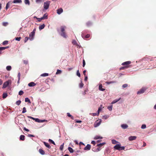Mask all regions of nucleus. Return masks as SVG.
Segmentation results:
<instances>
[{
  "label": "nucleus",
  "instance_id": "nucleus-51",
  "mask_svg": "<svg viewBox=\"0 0 156 156\" xmlns=\"http://www.w3.org/2000/svg\"><path fill=\"white\" fill-rule=\"evenodd\" d=\"M29 37H26L25 38L24 42H26L29 39Z\"/></svg>",
  "mask_w": 156,
  "mask_h": 156
},
{
  "label": "nucleus",
  "instance_id": "nucleus-18",
  "mask_svg": "<svg viewBox=\"0 0 156 156\" xmlns=\"http://www.w3.org/2000/svg\"><path fill=\"white\" fill-rule=\"evenodd\" d=\"M44 27H45V25H44V24H43L39 26V29L40 30H41L43 29H44Z\"/></svg>",
  "mask_w": 156,
  "mask_h": 156
},
{
  "label": "nucleus",
  "instance_id": "nucleus-27",
  "mask_svg": "<svg viewBox=\"0 0 156 156\" xmlns=\"http://www.w3.org/2000/svg\"><path fill=\"white\" fill-rule=\"evenodd\" d=\"M86 25L88 27H90L92 25V23L90 21H88L86 23Z\"/></svg>",
  "mask_w": 156,
  "mask_h": 156
},
{
  "label": "nucleus",
  "instance_id": "nucleus-5",
  "mask_svg": "<svg viewBox=\"0 0 156 156\" xmlns=\"http://www.w3.org/2000/svg\"><path fill=\"white\" fill-rule=\"evenodd\" d=\"M50 4V2H46L44 3V7L45 9H47L48 8Z\"/></svg>",
  "mask_w": 156,
  "mask_h": 156
},
{
  "label": "nucleus",
  "instance_id": "nucleus-17",
  "mask_svg": "<svg viewBox=\"0 0 156 156\" xmlns=\"http://www.w3.org/2000/svg\"><path fill=\"white\" fill-rule=\"evenodd\" d=\"M39 153L42 155H44L45 154V152L44 151L41 149H39Z\"/></svg>",
  "mask_w": 156,
  "mask_h": 156
},
{
  "label": "nucleus",
  "instance_id": "nucleus-50",
  "mask_svg": "<svg viewBox=\"0 0 156 156\" xmlns=\"http://www.w3.org/2000/svg\"><path fill=\"white\" fill-rule=\"evenodd\" d=\"M37 19L38 20V21L39 22H40L41 20H44L42 17L41 18H37Z\"/></svg>",
  "mask_w": 156,
  "mask_h": 156
},
{
  "label": "nucleus",
  "instance_id": "nucleus-60",
  "mask_svg": "<svg viewBox=\"0 0 156 156\" xmlns=\"http://www.w3.org/2000/svg\"><path fill=\"white\" fill-rule=\"evenodd\" d=\"M90 34H87V35H86L85 37L86 38H88L90 37Z\"/></svg>",
  "mask_w": 156,
  "mask_h": 156
},
{
  "label": "nucleus",
  "instance_id": "nucleus-30",
  "mask_svg": "<svg viewBox=\"0 0 156 156\" xmlns=\"http://www.w3.org/2000/svg\"><path fill=\"white\" fill-rule=\"evenodd\" d=\"M25 101L26 102H28L29 103H30V100L28 98H25Z\"/></svg>",
  "mask_w": 156,
  "mask_h": 156
},
{
  "label": "nucleus",
  "instance_id": "nucleus-41",
  "mask_svg": "<svg viewBox=\"0 0 156 156\" xmlns=\"http://www.w3.org/2000/svg\"><path fill=\"white\" fill-rule=\"evenodd\" d=\"M27 112L26 109L25 107H23L22 113H25Z\"/></svg>",
  "mask_w": 156,
  "mask_h": 156
},
{
  "label": "nucleus",
  "instance_id": "nucleus-43",
  "mask_svg": "<svg viewBox=\"0 0 156 156\" xmlns=\"http://www.w3.org/2000/svg\"><path fill=\"white\" fill-rule=\"evenodd\" d=\"M9 2H8L6 6L5 7V9H7L9 7Z\"/></svg>",
  "mask_w": 156,
  "mask_h": 156
},
{
  "label": "nucleus",
  "instance_id": "nucleus-44",
  "mask_svg": "<svg viewBox=\"0 0 156 156\" xmlns=\"http://www.w3.org/2000/svg\"><path fill=\"white\" fill-rule=\"evenodd\" d=\"M146 126L145 124H143L142 125L141 128L142 129H144L146 128Z\"/></svg>",
  "mask_w": 156,
  "mask_h": 156
},
{
  "label": "nucleus",
  "instance_id": "nucleus-16",
  "mask_svg": "<svg viewBox=\"0 0 156 156\" xmlns=\"http://www.w3.org/2000/svg\"><path fill=\"white\" fill-rule=\"evenodd\" d=\"M22 2L21 0H14L13 3H21Z\"/></svg>",
  "mask_w": 156,
  "mask_h": 156
},
{
  "label": "nucleus",
  "instance_id": "nucleus-34",
  "mask_svg": "<svg viewBox=\"0 0 156 156\" xmlns=\"http://www.w3.org/2000/svg\"><path fill=\"white\" fill-rule=\"evenodd\" d=\"M48 121L46 119L41 120L40 119L39 122H47Z\"/></svg>",
  "mask_w": 156,
  "mask_h": 156
},
{
  "label": "nucleus",
  "instance_id": "nucleus-21",
  "mask_svg": "<svg viewBox=\"0 0 156 156\" xmlns=\"http://www.w3.org/2000/svg\"><path fill=\"white\" fill-rule=\"evenodd\" d=\"M129 66H124L123 67H122L120 68L119 69L120 70H123L125 69L128 68H129Z\"/></svg>",
  "mask_w": 156,
  "mask_h": 156
},
{
  "label": "nucleus",
  "instance_id": "nucleus-7",
  "mask_svg": "<svg viewBox=\"0 0 156 156\" xmlns=\"http://www.w3.org/2000/svg\"><path fill=\"white\" fill-rule=\"evenodd\" d=\"M146 90L145 88H142L137 92V94H142Z\"/></svg>",
  "mask_w": 156,
  "mask_h": 156
},
{
  "label": "nucleus",
  "instance_id": "nucleus-40",
  "mask_svg": "<svg viewBox=\"0 0 156 156\" xmlns=\"http://www.w3.org/2000/svg\"><path fill=\"white\" fill-rule=\"evenodd\" d=\"M21 103V101L20 100H18L16 101V103L17 105H19Z\"/></svg>",
  "mask_w": 156,
  "mask_h": 156
},
{
  "label": "nucleus",
  "instance_id": "nucleus-13",
  "mask_svg": "<svg viewBox=\"0 0 156 156\" xmlns=\"http://www.w3.org/2000/svg\"><path fill=\"white\" fill-rule=\"evenodd\" d=\"M121 126L123 129H126L128 127V125L126 124H123L122 125H121Z\"/></svg>",
  "mask_w": 156,
  "mask_h": 156
},
{
  "label": "nucleus",
  "instance_id": "nucleus-54",
  "mask_svg": "<svg viewBox=\"0 0 156 156\" xmlns=\"http://www.w3.org/2000/svg\"><path fill=\"white\" fill-rule=\"evenodd\" d=\"M108 108L109 111H112V106H108Z\"/></svg>",
  "mask_w": 156,
  "mask_h": 156
},
{
  "label": "nucleus",
  "instance_id": "nucleus-29",
  "mask_svg": "<svg viewBox=\"0 0 156 156\" xmlns=\"http://www.w3.org/2000/svg\"><path fill=\"white\" fill-rule=\"evenodd\" d=\"M43 18L44 20V19H48V15H46V14H45L42 17Z\"/></svg>",
  "mask_w": 156,
  "mask_h": 156
},
{
  "label": "nucleus",
  "instance_id": "nucleus-46",
  "mask_svg": "<svg viewBox=\"0 0 156 156\" xmlns=\"http://www.w3.org/2000/svg\"><path fill=\"white\" fill-rule=\"evenodd\" d=\"M9 23L7 22H3V25L4 26H6Z\"/></svg>",
  "mask_w": 156,
  "mask_h": 156
},
{
  "label": "nucleus",
  "instance_id": "nucleus-20",
  "mask_svg": "<svg viewBox=\"0 0 156 156\" xmlns=\"http://www.w3.org/2000/svg\"><path fill=\"white\" fill-rule=\"evenodd\" d=\"M121 98H120L119 99H115V100L112 101V103L114 104L116 103V102L119 101V100H120L121 99Z\"/></svg>",
  "mask_w": 156,
  "mask_h": 156
},
{
  "label": "nucleus",
  "instance_id": "nucleus-42",
  "mask_svg": "<svg viewBox=\"0 0 156 156\" xmlns=\"http://www.w3.org/2000/svg\"><path fill=\"white\" fill-rule=\"evenodd\" d=\"M48 141L49 142H51V143L55 145V144L54 142L52 140H51V139H49L48 140Z\"/></svg>",
  "mask_w": 156,
  "mask_h": 156
},
{
  "label": "nucleus",
  "instance_id": "nucleus-53",
  "mask_svg": "<svg viewBox=\"0 0 156 156\" xmlns=\"http://www.w3.org/2000/svg\"><path fill=\"white\" fill-rule=\"evenodd\" d=\"M20 73H19L18 74V82H19V81L20 79Z\"/></svg>",
  "mask_w": 156,
  "mask_h": 156
},
{
  "label": "nucleus",
  "instance_id": "nucleus-47",
  "mask_svg": "<svg viewBox=\"0 0 156 156\" xmlns=\"http://www.w3.org/2000/svg\"><path fill=\"white\" fill-rule=\"evenodd\" d=\"M86 64L85 61V60L83 59V67H84Z\"/></svg>",
  "mask_w": 156,
  "mask_h": 156
},
{
  "label": "nucleus",
  "instance_id": "nucleus-9",
  "mask_svg": "<svg viewBox=\"0 0 156 156\" xmlns=\"http://www.w3.org/2000/svg\"><path fill=\"white\" fill-rule=\"evenodd\" d=\"M136 136H131L129 137V141H132L135 140L136 139Z\"/></svg>",
  "mask_w": 156,
  "mask_h": 156
},
{
  "label": "nucleus",
  "instance_id": "nucleus-19",
  "mask_svg": "<svg viewBox=\"0 0 156 156\" xmlns=\"http://www.w3.org/2000/svg\"><path fill=\"white\" fill-rule=\"evenodd\" d=\"M105 144V143H100L97 145V146L99 148H100L102 147Z\"/></svg>",
  "mask_w": 156,
  "mask_h": 156
},
{
  "label": "nucleus",
  "instance_id": "nucleus-31",
  "mask_svg": "<svg viewBox=\"0 0 156 156\" xmlns=\"http://www.w3.org/2000/svg\"><path fill=\"white\" fill-rule=\"evenodd\" d=\"M9 47H0V50H4L7 48H8Z\"/></svg>",
  "mask_w": 156,
  "mask_h": 156
},
{
  "label": "nucleus",
  "instance_id": "nucleus-26",
  "mask_svg": "<svg viewBox=\"0 0 156 156\" xmlns=\"http://www.w3.org/2000/svg\"><path fill=\"white\" fill-rule=\"evenodd\" d=\"M7 96V93H4L2 94V98L3 99L5 98Z\"/></svg>",
  "mask_w": 156,
  "mask_h": 156
},
{
  "label": "nucleus",
  "instance_id": "nucleus-59",
  "mask_svg": "<svg viewBox=\"0 0 156 156\" xmlns=\"http://www.w3.org/2000/svg\"><path fill=\"white\" fill-rule=\"evenodd\" d=\"M28 117L29 118H30L31 119H33V120H35V119L34 118L32 117H31L30 116H28Z\"/></svg>",
  "mask_w": 156,
  "mask_h": 156
},
{
  "label": "nucleus",
  "instance_id": "nucleus-12",
  "mask_svg": "<svg viewBox=\"0 0 156 156\" xmlns=\"http://www.w3.org/2000/svg\"><path fill=\"white\" fill-rule=\"evenodd\" d=\"M36 85V84L34 82H30L28 84V85L30 87L34 86Z\"/></svg>",
  "mask_w": 156,
  "mask_h": 156
},
{
  "label": "nucleus",
  "instance_id": "nucleus-35",
  "mask_svg": "<svg viewBox=\"0 0 156 156\" xmlns=\"http://www.w3.org/2000/svg\"><path fill=\"white\" fill-rule=\"evenodd\" d=\"M117 141L115 140H112V144H116V143H117Z\"/></svg>",
  "mask_w": 156,
  "mask_h": 156
},
{
  "label": "nucleus",
  "instance_id": "nucleus-62",
  "mask_svg": "<svg viewBox=\"0 0 156 156\" xmlns=\"http://www.w3.org/2000/svg\"><path fill=\"white\" fill-rule=\"evenodd\" d=\"M91 143L94 144V145H95V144H96V142L94 141H91Z\"/></svg>",
  "mask_w": 156,
  "mask_h": 156
},
{
  "label": "nucleus",
  "instance_id": "nucleus-45",
  "mask_svg": "<svg viewBox=\"0 0 156 156\" xmlns=\"http://www.w3.org/2000/svg\"><path fill=\"white\" fill-rule=\"evenodd\" d=\"M79 86L81 88L83 87V84L82 82H81L79 84Z\"/></svg>",
  "mask_w": 156,
  "mask_h": 156
},
{
  "label": "nucleus",
  "instance_id": "nucleus-61",
  "mask_svg": "<svg viewBox=\"0 0 156 156\" xmlns=\"http://www.w3.org/2000/svg\"><path fill=\"white\" fill-rule=\"evenodd\" d=\"M23 129L27 132H29V129L26 128V127H24Z\"/></svg>",
  "mask_w": 156,
  "mask_h": 156
},
{
  "label": "nucleus",
  "instance_id": "nucleus-24",
  "mask_svg": "<svg viewBox=\"0 0 156 156\" xmlns=\"http://www.w3.org/2000/svg\"><path fill=\"white\" fill-rule=\"evenodd\" d=\"M68 150L71 153H72L74 151L73 149H72V148L71 147H69L68 148Z\"/></svg>",
  "mask_w": 156,
  "mask_h": 156
},
{
  "label": "nucleus",
  "instance_id": "nucleus-3",
  "mask_svg": "<svg viewBox=\"0 0 156 156\" xmlns=\"http://www.w3.org/2000/svg\"><path fill=\"white\" fill-rule=\"evenodd\" d=\"M114 148L115 149L118 150H123L125 149V147L122 146L121 147L120 146V145L117 144L114 147Z\"/></svg>",
  "mask_w": 156,
  "mask_h": 156
},
{
  "label": "nucleus",
  "instance_id": "nucleus-2",
  "mask_svg": "<svg viewBox=\"0 0 156 156\" xmlns=\"http://www.w3.org/2000/svg\"><path fill=\"white\" fill-rule=\"evenodd\" d=\"M36 31V28H34L33 30V31L31 32L30 33V34L29 39L30 41H32L34 39Z\"/></svg>",
  "mask_w": 156,
  "mask_h": 156
},
{
  "label": "nucleus",
  "instance_id": "nucleus-37",
  "mask_svg": "<svg viewBox=\"0 0 156 156\" xmlns=\"http://www.w3.org/2000/svg\"><path fill=\"white\" fill-rule=\"evenodd\" d=\"M62 72V71L61 70L59 69H58L57 70V71L56 72V74H60Z\"/></svg>",
  "mask_w": 156,
  "mask_h": 156
},
{
  "label": "nucleus",
  "instance_id": "nucleus-10",
  "mask_svg": "<svg viewBox=\"0 0 156 156\" xmlns=\"http://www.w3.org/2000/svg\"><path fill=\"white\" fill-rule=\"evenodd\" d=\"M9 81L5 82L3 84L2 88H6L7 87V86L9 85Z\"/></svg>",
  "mask_w": 156,
  "mask_h": 156
},
{
  "label": "nucleus",
  "instance_id": "nucleus-4",
  "mask_svg": "<svg viewBox=\"0 0 156 156\" xmlns=\"http://www.w3.org/2000/svg\"><path fill=\"white\" fill-rule=\"evenodd\" d=\"M101 119L97 120L94 123V126L96 127L99 126L101 124Z\"/></svg>",
  "mask_w": 156,
  "mask_h": 156
},
{
  "label": "nucleus",
  "instance_id": "nucleus-33",
  "mask_svg": "<svg viewBox=\"0 0 156 156\" xmlns=\"http://www.w3.org/2000/svg\"><path fill=\"white\" fill-rule=\"evenodd\" d=\"M67 115L68 117H70L72 119H73V117L70 115L69 113H67Z\"/></svg>",
  "mask_w": 156,
  "mask_h": 156
},
{
  "label": "nucleus",
  "instance_id": "nucleus-57",
  "mask_svg": "<svg viewBox=\"0 0 156 156\" xmlns=\"http://www.w3.org/2000/svg\"><path fill=\"white\" fill-rule=\"evenodd\" d=\"M23 63L25 64H27L28 63V61L27 60H23Z\"/></svg>",
  "mask_w": 156,
  "mask_h": 156
},
{
  "label": "nucleus",
  "instance_id": "nucleus-58",
  "mask_svg": "<svg viewBox=\"0 0 156 156\" xmlns=\"http://www.w3.org/2000/svg\"><path fill=\"white\" fill-rule=\"evenodd\" d=\"M101 108H98V114H99L100 112L101 111Z\"/></svg>",
  "mask_w": 156,
  "mask_h": 156
},
{
  "label": "nucleus",
  "instance_id": "nucleus-63",
  "mask_svg": "<svg viewBox=\"0 0 156 156\" xmlns=\"http://www.w3.org/2000/svg\"><path fill=\"white\" fill-rule=\"evenodd\" d=\"M28 136L29 137H34V135L31 134H28Z\"/></svg>",
  "mask_w": 156,
  "mask_h": 156
},
{
  "label": "nucleus",
  "instance_id": "nucleus-38",
  "mask_svg": "<svg viewBox=\"0 0 156 156\" xmlns=\"http://www.w3.org/2000/svg\"><path fill=\"white\" fill-rule=\"evenodd\" d=\"M76 75L79 77H80V74L79 70H78L77 71Z\"/></svg>",
  "mask_w": 156,
  "mask_h": 156
},
{
  "label": "nucleus",
  "instance_id": "nucleus-25",
  "mask_svg": "<svg viewBox=\"0 0 156 156\" xmlns=\"http://www.w3.org/2000/svg\"><path fill=\"white\" fill-rule=\"evenodd\" d=\"M103 137L102 136H96L94 137V139L95 140H97L99 139H102Z\"/></svg>",
  "mask_w": 156,
  "mask_h": 156
},
{
  "label": "nucleus",
  "instance_id": "nucleus-6",
  "mask_svg": "<svg viewBox=\"0 0 156 156\" xmlns=\"http://www.w3.org/2000/svg\"><path fill=\"white\" fill-rule=\"evenodd\" d=\"M131 62L130 61H128L126 62H123L122 65L123 66H129V65L131 64Z\"/></svg>",
  "mask_w": 156,
  "mask_h": 156
},
{
  "label": "nucleus",
  "instance_id": "nucleus-28",
  "mask_svg": "<svg viewBox=\"0 0 156 156\" xmlns=\"http://www.w3.org/2000/svg\"><path fill=\"white\" fill-rule=\"evenodd\" d=\"M48 76V73H46L42 74L41 75V76Z\"/></svg>",
  "mask_w": 156,
  "mask_h": 156
},
{
  "label": "nucleus",
  "instance_id": "nucleus-48",
  "mask_svg": "<svg viewBox=\"0 0 156 156\" xmlns=\"http://www.w3.org/2000/svg\"><path fill=\"white\" fill-rule=\"evenodd\" d=\"M63 146H64V144H63L62 145H61L60 146V149L61 151H62L63 148Z\"/></svg>",
  "mask_w": 156,
  "mask_h": 156
},
{
  "label": "nucleus",
  "instance_id": "nucleus-32",
  "mask_svg": "<svg viewBox=\"0 0 156 156\" xmlns=\"http://www.w3.org/2000/svg\"><path fill=\"white\" fill-rule=\"evenodd\" d=\"M24 2L26 4L29 5L30 4V1L29 0H25Z\"/></svg>",
  "mask_w": 156,
  "mask_h": 156
},
{
  "label": "nucleus",
  "instance_id": "nucleus-52",
  "mask_svg": "<svg viewBox=\"0 0 156 156\" xmlns=\"http://www.w3.org/2000/svg\"><path fill=\"white\" fill-rule=\"evenodd\" d=\"M72 43L73 45H76L77 44L76 41L75 40H73Z\"/></svg>",
  "mask_w": 156,
  "mask_h": 156
},
{
  "label": "nucleus",
  "instance_id": "nucleus-39",
  "mask_svg": "<svg viewBox=\"0 0 156 156\" xmlns=\"http://www.w3.org/2000/svg\"><path fill=\"white\" fill-rule=\"evenodd\" d=\"M24 93L23 91L22 90H20L19 92V94L20 95H23Z\"/></svg>",
  "mask_w": 156,
  "mask_h": 156
},
{
  "label": "nucleus",
  "instance_id": "nucleus-23",
  "mask_svg": "<svg viewBox=\"0 0 156 156\" xmlns=\"http://www.w3.org/2000/svg\"><path fill=\"white\" fill-rule=\"evenodd\" d=\"M116 83L115 81H112L111 82H106L105 83L108 85L110 84L111 83Z\"/></svg>",
  "mask_w": 156,
  "mask_h": 156
},
{
  "label": "nucleus",
  "instance_id": "nucleus-1",
  "mask_svg": "<svg viewBox=\"0 0 156 156\" xmlns=\"http://www.w3.org/2000/svg\"><path fill=\"white\" fill-rule=\"evenodd\" d=\"M66 28L65 26H62L60 27L61 31V35L65 38L67 37V35L65 32V29Z\"/></svg>",
  "mask_w": 156,
  "mask_h": 156
},
{
  "label": "nucleus",
  "instance_id": "nucleus-8",
  "mask_svg": "<svg viewBox=\"0 0 156 156\" xmlns=\"http://www.w3.org/2000/svg\"><path fill=\"white\" fill-rule=\"evenodd\" d=\"M57 13L59 15L61 14L63 12V10L61 8H60L59 9H58L57 10Z\"/></svg>",
  "mask_w": 156,
  "mask_h": 156
},
{
  "label": "nucleus",
  "instance_id": "nucleus-14",
  "mask_svg": "<svg viewBox=\"0 0 156 156\" xmlns=\"http://www.w3.org/2000/svg\"><path fill=\"white\" fill-rule=\"evenodd\" d=\"M44 143L45 146L47 147H48V148L50 149L51 148V146H50V145L48 143L45 142H44Z\"/></svg>",
  "mask_w": 156,
  "mask_h": 156
},
{
  "label": "nucleus",
  "instance_id": "nucleus-56",
  "mask_svg": "<svg viewBox=\"0 0 156 156\" xmlns=\"http://www.w3.org/2000/svg\"><path fill=\"white\" fill-rule=\"evenodd\" d=\"M34 120H35L36 122H39L40 119L38 118H35Z\"/></svg>",
  "mask_w": 156,
  "mask_h": 156
},
{
  "label": "nucleus",
  "instance_id": "nucleus-36",
  "mask_svg": "<svg viewBox=\"0 0 156 156\" xmlns=\"http://www.w3.org/2000/svg\"><path fill=\"white\" fill-rule=\"evenodd\" d=\"M8 41H4L2 43L3 45H5L8 44Z\"/></svg>",
  "mask_w": 156,
  "mask_h": 156
},
{
  "label": "nucleus",
  "instance_id": "nucleus-22",
  "mask_svg": "<svg viewBox=\"0 0 156 156\" xmlns=\"http://www.w3.org/2000/svg\"><path fill=\"white\" fill-rule=\"evenodd\" d=\"M25 136L23 135H21L20 136V140H24Z\"/></svg>",
  "mask_w": 156,
  "mask_h": 156
},
{
  "label": "nucleus",
  "instance_id": "nucleus-49",
  "mask_svg": "<svg viewBox=\"0 0 156 156\" xmlns=\"http://www.w3.org/2000/svg\"><path fill=\"white\" fill-rule=\"evenodd\" d=\"M128 86V84H125L122 85V87L123 88H126V87Z\"/></svg>",
  "mask_w": 156,
  "mask_h": 156
},
{
  "label": "nucleus",
  "instance_id": "nucleus-55",
  "mask_svg": "<svg viewBox=\"0 0 156 156\" xmlns=\"http://www.w3.org/2000/svg\"><path fill=\"white\" fill-rule=\"evenodd\" d=\"M21 39V37H17L16 38V40L18 41H20Z\"/></svg>",
  "mask_w": 156,
  "mask_h": 156
},
{
  "label": "nucleus",
  "instance_id": "nucleus-11",
  "mask_svg": "<svg viewBox=\"0 0 156 156\" xmlns=\"http://www.w3.org/2000/svg\"><path fill=\"white\" fill-rule=\"evenodd\" d=\"M91 148V145L90 144H87V146L84 148L85 150L88 151L90 150Z\"/></svg>",
  "mask_w": 156,
  "mask_h": 156
},
{
  "label": "nucleus",
  "instance_id": "nucleus-15",
  "mask_svg": "<svg viewBox=\"0 0 156 156\" xmlns=\"http://www.w3.org/2000/svg\"><path fill=\"white\" fill-rule=\"evenodd\" d=\"M99 89L100 90H101L102 91H104V90H105V89L102 88V84H100L99 85Z\"/></svg>",
  "mask_w": 156,
  "mask_h": 156
},
{
  "label": "nucleus",
  "instance_id": "nucleus-64",
  "mask_svg": "<svg viewBox=\"0 0 156 156\" xmlns=\"http://www.w3.org/2000/svg\"><path fill=\"white\" fill-rule=\"evenodd\" d=\"M6 69L8 71H10V66H8L6 67Z\"/></svg>",
  "mask_w": 156,
  "mask_h": 156
}]
</instances>
